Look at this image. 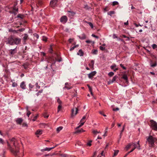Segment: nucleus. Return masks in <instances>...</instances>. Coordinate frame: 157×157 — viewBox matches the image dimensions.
<instances>
[{
	"instance_id": "nucleus-1",
	"label": "nucleus",
	"mask_w": 157,
	"mask_h": 157,
	"mask_svg": "<svg viewBox=\"0 0 157 157\" xmlns=\"http://www.w3.org/2000/svg\"><path fill=\"white\" fill-rule=\"evenodd\" d=\"M17 142L15 139L13 138L10 140V144L7 142V145L12 153L16 156L17 157L19 152V146H16Z\"/></svg>"
},
{
	"instance_id": "nucleus-2",
	"label": "nucleus",
	"mask_w": 157,
	"mask_h": 157,
	"mask_svg": "<svg viewBox=\"0 0 157 157\" xmlns=\"http://www.w3.org/2000/svg\"><path fill=\"white\" fill-rule=\"evenodd\" d=\"M56 56L49 58L47 61L48 63L50 64H48L47 66L44 67V69L46 70L48 72L50 71L51 69L52 68V66L53 64H54L56 61L60 62L62 61L61 58L59 55L58 54H56Z\"/></svg>"
},
{
	"instance_id": "nucleus-3",
	"label": "nucleus",
	"mask_w": 157,
	"mask_h": 157,
	"mask_svg": "<svg viewBox=\"0 0 157 157\" xmlns=\"http://www.w3.org/2000/svg\"><path fill=\"white\" fill-rule=\"evenodd\" d=\"M21 40L18 37H10L8 38V44L11 45H20L21 44Z\"/></svg>"
},
{
	"instance_id": "nucleus-4",
	"label": "nucleus",
	"mask_w": 157,
	"mask_h": 157,
	"mask_svg": "<svg viewBox=\"0 0 157 157\" xmlns=\"http://www.w3.org/2000/svg\"><path fill=\"white\" fill-rule=\"evenodd\" d=\"M146 138L147 141L150 145V146L152 147H154V143L157 140L156 138L153 137L151 136H150L148 137H146Z\"/></svg>"
},
{
	"instance_id": "nucleus-5",
	"label": "nucleus",
	"mask_w": 157,
	"mask_h": 157,
	"mask_svg": "<svg viewBox=\"0 0 157 157\" xmlns=\"http://www.w3.org/2000/svg\"><path fill=\"white\" fill-rule=\"evenodd\" d=\"M151 127L154 130L157 131V123L153 120L150 121Z\"/></svg>"
},
{
	"instance_id": "nucleus-6",
	"label": "nucleus",
	"mask_w": 157,
	"mask_h": 157,
	"mask_svg": "<svg viewBox=\"0 0 157 157\" xmlns=\"http://www.w3.org/2000/svg\"><path fill=\"white\" fill-rule=\"evenodd\" d=\"M9 51L10 56H13L17 52V47L14 49L9 50Z\"/></svg>"
},
{
	"instance_id": "nucleus-7",
	"label": "nucleus",
	"mask_w": 157,
	"mask_h": 157,
	"mask_svg": "<svg viewBox=\"0 0 157 157\" xmlns=\"http://www.w3.org/2000/svg\"><path fill=\"white\" fill-rule=\"evenodd\" d=\"M58 0H52L50 3V5L52 7H55L56 6Z\"/></svg>"
},
{
	"instance_id": "nucleus-8",
	"label": "nucleus",
	"mask_w": 157,
	"mask_h": 157,
	"mask_svg": "<svg viewBox=\"0 0 157 157\" xmlns=\"http://www.w3.org/2000/svg\"><path fill=\"white\" fill-rule=\"evenodd\" d=\"M78 108L76 107L74 109H73L71 110V116L72 117L74 114L75 115L77 114V111H78Z\"/></svg>"
},
{
	"instance_id": "nucleus-9",
	"label": "nucleus",
	"mask_w": 157,
	"mask_h": 157,
	"mask_svg": "<svg viewBox=\"0 0 157 157\" xmlns=\"http://www.w3.org/2000/svg\"><path fill=\"white\" fill-rule=\"evenodd\" d=\"M67 21V17L66 16L62 17L60 18V21L63 23H65Z\"/></svg>"
},
{
	"instance_id": "nucleus-10",
	"label": "nucleus",
	"mask_w": 157,
	"mask_h": 157,
	"mask_svg": "<svg viewBox=\"0 0 157 157\" xmlns=\"http://www.w3.org/2000/svg\"><path fill=\"white\" fill-rule=\"evenodd\" d=\"M71 84L70 83L66 82L65 84V88H67V89L69 90L71 88L72 86H71Z\"/></svg>"
},
{
	"instance_id": "nucleus-11",
	"label": "nucleus",
	"mask_w": 157,
	"mask_h": 157,
	"mask_svg": "<svg viewBox=\"0 0 157 157\" xmlns=\"http://www.w3.org/2000/svg\"><path fill=\"white\" fill-rule=\"evenodd\" d=\"M96 73V71H94L91 72V73L88 74V77L90 78H93V77L95 75Z\"/></svg>"
},
{
	"instance_id": "nucleus-12",
	"label": "nucleus",
	"mask_w": 157,
	"mask_h": 157,
	"mask_svg": "<svg viewBox=\"0 0 157 157\" xmlns=\"http://www.w3.org/2000/svg\"><path fill=\"white\" fill-rule=\"evenodd\" d=\"M28 35L26 34H24V36L23 38V40H24V44H26V41L27 40H28Z\"/></svg>"
},
{
	"instance_id": "nucleus-13",
	"label": "nucleus",
	"mask_w": 157,
	"mask_h": 157,
	"mask_svg": "<svg viewBox=\"0 0 157 157\" xmlns=\"http://www.w3.org/2000/svg\"><path fill=\"white\" fill-rule=\"evenodd\" d=\"M122 78L126 81V82H128V78L127 75L126 74H124L122 75Z\"/></svg>"
},
{
	"instance_id": "nucleus-14",
	"label": "nucleus",
	"mask_w": 157,
	"mask_h": 157,
	"mask_svg": "<svg viewBox=\"0 0 157 157\" xmlns=\"http://www.w3.org/2000/svg\"><path fill=\"white\" fill-rule=\"evenodd\" d=\"M75 13L73 11H68V16L71 18H72L75 15Z\"/></svg>"
},
{
	"instance_id": "nucleus-15",
	"label": "nucleus",
	"mask_w": 157,
	"mask_h": 157,
	"mask_svg": "<svg viewBox=\"0 0 157 157\" xmlns=\"http://www.w3.org/2000/svg\"><path fill=\"white\" fill-rule=\"evenodd\" d=\"M76 131L74 132V133L75 134L79 133L85 131H84L82 128L80 129V130H79L78 129H77L76 128Z\"/></svg>"
},
{
	"instance_id": "nucleus-16",
	"label": "nucleus",
	"mask_w": 157,
	"mask_h": 157,
	"mask_svg": "<svg viewBox=\"0 0 157 157\" xmlns=\"http://www.w3.org/2000/svg\"><path fill=\"white\" fill-rule=\"evenodd\" d=\"M20 86L22 89H26V85L24 82L23 81L21 83Z\"/></svg>"
},
{
	"instance_id": "nucleus-17",
	"label": "nucleus",
	"mask_w": 157,
	"mask_h": 157,
	"mask_svg": "<svg viewBox=\"0 0 157 157\" xmlns=\"http://www.w3.org/2000/svg\"><path fill=\"white\" fill-rule=\"evenodd\" d=\"M23 121V119L21 118H17L16 120L17 123L19 124H21Z\"/></svg>"
},
{
	"instance_id": "nucleus-18",
	"label": "nucleus",
	"mask_w": 157,
	"mask_h": 157,
	"mask_svg": "<svg viewBox=\"0 0 157 157\" xmlns=\"http://www.w3.org/2000/svg\"><path fill=\"white\" fill-rule=\"evenodd\" d=\"M118 77L117 75L115 76L114 77H113L111 81H109L108 82L109 84L113 83V82L114 81H115L116 80V79Z\"/></svg>"
},
{
	"instance_id": "nucleus-19",
	"label": "nucleus",
	"mask_w": 157,
	"mask_h": 157,
	"mask_svg": "<svg viewBox=\"0 0 157 157\" xmlns=\"http://www.w3.org/2000/svg\"><path fill=\"white\" fill-rule=\"evenodd\" d=\"M150 65L152 67H155L157 66L156 62L155 61L154 63H153V61H151L150 63Z\"/></svg>"
},
{
	"instance_id": "nucleus-20",
	"label": "nucleus",
	"mask_w": 157,
	"mask_h": 157,
	"mask_svg": "<svg viewBox=\"0 0 157 157\" xmlns=\"http://www.w3.org/2000/svg\"><path fill=\"white\" fill-rule=\"evenodd\" d=\"M94 61L93 60H92L91 61L90 63L89 64V65L90 67H91V68H92L93 69H94Z\"/></svg>"
},
{
	"instance_id": "nucleus-21",
	"label": "nucleus",
	"mask_w": 157,
	"mask_h": 157,
	"mask_svg": "<svg viewBox=\"0 0 157 157\" xmlns=\"http://www.w3.org/2000/svg\"><path fill=\"white\" fill-rule=\"evenodd\" d=\"M78 36L81 40H84L86 38V36L84 34H82L80 36Z\"/></svg>"
},
{
	"instance_id": "nucleus-22",
	"label": "nucleus",
	"mask_w": 157,
	"mask_h": 157,
	"mask_svg": "<svg viewBox=\"0 0 157 157\" xmlns=\"http://www.w3.org/2000/svg\"><path fill=\"white\" fill-rule=\"evenodd\" d=\"M53 149V148L46 147L45 149H42L40 150L41 151L43 152L45 151H49Z\"/></svg>"
},
{
	"instance_id": "nucleus-23",
	"label": "nucleus",
	"mask_w": 157,
	"mask_h": 157,
	"mask_svg": "<svg viewBox=\"0 0 157 157\" xmlns=\"http://www.w3.org/2000/svg\"><path fill=\"white\" fill-rule=\"evenodd\" d=\"M133 143H130L126 146L125 149L127 151L133 145Z\"/></svg>"
},
{
	"instance_id": "nucleus-24",
	"label": "nucleus",
	"mask_w": 157,
	"mask_h": 157,
	"mask_svg": "<svg viewBox=\"0 0 157 157\" xmlns=\"http://www.w3.org/2000/svg\"><path fill=\"white\" fill-rule=\"evenodd\" d=\"M132 146L133 147V148H132L131 150V151H129V153H130L131 152H132L136 148V144H135V143H133V145Z\"/></svg>"
},
{
	"instance_id": "nucleus-25",
	"label": "nucleus",
	"mask_w": 157,
	"mask_h": 157,
	"mask_svg": "<svg viewBox=\"0 0 157 157\" xmlns=\"http://www.w3.org/2000/svg\"><path fill=\"white\" fill-rule=\"evenodd\" d=\"M77 54L80 55V56H82L83 55V53L82 50L81 49H80L79 50L78 52L77 53Z\"/></svg>"
},
{
	"instance_id": "nucleus-26",
	"label": "nucleus",
	"mask_w": 157,
	"mask_h": 157,
	"mask_svg": "<svg viewBox=\"0 0 157 157\" xmlns=\"http://www.w3.org/2000/svg\"><path fill=\"white\" fill-rule=\"evenodd\" d=\"M42 133V131L41 130H37L35 134L36 135H41Z\"/></svg>"
},
{
	"instance_id": "nucleus-27",
	"label": "nucleus",
	"mask_w": 157,
	"mask_h": 157,
	"mask_svg": "<svg viewBox=\"0 0 157 157\" xmlns=\"http://www.w3.org/2000/svg\"><path fill=\"white\" fill-rule=\"evenodd\" d=\"M87 113H86V114L82 117V118L80 121V122H82L83 121H85H85H86L85 120L86 119V117H87Z\"/></svg>"
},
{
	"instance_id": "nucleus-28",
	"label": "nucleus",
	"mask_w": 157,
	"mask_h": 157,
	"mask_svg": "<svg viewBox=\"0 0 157 157\" xmlns=\"http://www.w3.org/2000/svg\"><path fill=\"white\" fill-rule=\"evenodd\" d=\"M115 12L114 11H109L108 13V14L110 16H112V15L115 14Z\"/></svg>"
},
{
	"instance_id": "nucleus-29",
	"label": "nucleus",
	"mask_w": 157,
	"mask_h": 157,
	"mask_svg": "<svg viewBox=\"0 0 157 157\" xmlns=\"http://www.w3.org/2000/svg\"><path fill=\"white\" fill-rule=\"evenodd\" d=\"M98 51L97 50H94L92 51L93 54L94 55H97L98 53Z\"/></svg>"
},
{
	"instance_id": "nucleus-30",
	"label": "nucleus",
	"mask_w": 157,
	"mask_h": 157,
	"mask_svg": "<svg viewBox=\"0 0 157 157\" xmlns=\"http://www.w3.org/2000/svg\"><path fill=\"white\" fill-rule=\"evenodd\" d=\"M59 155L63 157H68V155L65 154H60Z\"/></svg>"
},
{
	"instance_id": "nucleus-31",
	"label": "nucleus",
	"mask_w": 157,
	"mask_h": 157,
	"mask_svg": "<svg viewBox=\"0 0 157 157\" xmlns=\"http://www.w3.org/2000/svg\"><path fill=\"white\" fill-rule=\"evenodd\" d=\"M116 66H117L116 64H113L111 66L110 68L112 69L113 70L116 67Z\"/></svg>"
},
{
	"instance_id": "nucleus-32",
	"label": "nucleus",
	"mask_w": 157,
	"mask_h": 157,
	"mask_svg": "<svg viewBox=\"0 0 157 157\" xmlns=\"http://www.w3.org/2000/svg\"><path fill=\"white\" fill-rule=\"evenodd\" d=\"M80 124V125H79V126H78L77 128V129H78L80 127H81L83 125L85 122V121H83Z\"/></svg>"
},
{
	"instance_id": "nucleus-33",
	"label": "nucleus",
	"mask_w": 157,
	"mask_h": 157,
	"mask_svg": "<svg viewBox=\"0 0 157 157\" xmlns=\"http://www.w3.org/2000/svg\"><path fill=\"white\" fill-rule=\"evenodd\" d=\"M62 127H59L57 128L56 130L57 132H59L62 129Z\"/></svg>"
},
{
	"instance_id": "nucleus-34",
	"label": "nucleus",
	"mask_w": 157,
	"mask_h": 157,
	"mask_svg": "<svg viewBox=\"0 0 157 157\" xmlns=\"http://www.w3.org/2000/svg\"><path fill=\"white\" fill-rule=\"evenodd\" d=\"M118 152H119V151L118 150H115L114 151V155L113 156V157H114V156H116V155H117L118 153Z\"/></svg>"
},
{
	"instance_id": "nucleus-35",
	"label": "nucleus",
	"mask_w": 157,
	"mask_h": 157,
	"mask_svg": "<svg viewBox=\"0 0 157 157\" xmlns=\"http://www.w3.org/2000/svg\"><path fill=\"white\" fill-rule=\"evenodd\" d=\"M108 75L110 77H112L114 75V73L113 72H111L108 73Z\"/></svg>"
},
{
	"instance_id": "nucleus-36",
	"label": "nucleus",
	"mask_w": 157,
	"mask_h": 157,
	"mask_svg": "<svg viewBox=\"0 0 157 157\" xmlns=\"http://www.w3.org/2000/svg\"><path fill=\"white\" fill-rule=\"evenodd\" d=\"M12 11H16L17 12L18 11V9L15 6H14Z\"/></svg>"
},
{
	"instance_id": "nucleus-37",
	"label": "nucleus",
	"mask_w": 157,
	"mask_h": 157,
	"mask_svg": "<svg viewBox=\"0 0 157 157\" xmlns=\"http://www.w3.org/2000/svg\"><path fill=\"white\" fill-rule=\"evenodd\" d=\"M57 102L59 104V105H61L62 102L60 100L59 98H58L57 100Z\"/></svg>"
},
{
	"instance_id": "nucleus-38",
	"label": "nucleus",
	"mask_w": 157,
	"mask_h": 157,
	"mask_svg": "<svg viewBox=\"0 0 157 157\" xmlns=\"http://www.w3.org/2000/svg\"><path fill=\"white\" fill-rule=\"evenodd\" d=\"M118 2L117 1H114L113 2L112 5L113 6H115L116 5L118 4Z\"/></svg>"
},
{
	"instance_id": "nucleus-39",
	"label": "nucleus",
	"mask_w": 157,
	"mask_h": 157,
	"mask_svg": "<svg viewBox=\"0 0 157 157\" xmlns=\"http://www.w3.org/2000/svg\"><path fill=\"white\" fill-rule=\"evenodd\" d=\"M62 108L61 105H59L58 107L57 112L58 113Z\"/></svg>"
},
{
	"instance_id": "nucleus-40",
	"label": "nucleus",
	"mask_w": 157,
	"mask_h": 157,
	"mask_svg": "<svg viewBox=\"0 0 157 157\" xmlns=\"http://www.w3.org/2000/svg\"><path fill=\"white\" fill-rule=\"evenodd\" d=\"M23 16L22 15H21V14H18L17 15V17L18 18H20L21 19H22L23 18Z\"/></svg>"
},
{
	"instance_id": "nucleus-41",
	"label": "nucleus",
	"mask_w": 157,
	"mask_h": 157,
	"mask_svg": "<svg viewBox=\"0 0 157 157\" xmlns=\"http://www.w3.org/2000/svg\"><path fill=\"white\" fill-rule=\"evenodd\" d=\"M29 86L30 88L29 90H30V91H31V89H32V88H33L34 87V86L33 85H32L30 83L29 84Z\"/></svg>"
},
{
	"instance_id": "nucleus-42",
	"label": "nucleus",
	"mask_w": 157,
	"mask_h": 157,
	"mask_svg": "<svg viewBox=\"0 0 157 157\" xmlns=\"http://www.w3.org/2000/svg\"><path fill=\"white\" fill-rule=\"evenodd\" d=\"M152 47L153 49H155L157 48V45L156 44H154L152 45Z\"/></svg>"
},
{
	"instance_id": "nucleus-43",
	"label": "nucleus",
	"mask_w": 157,
	"mask_h": 157,
	"mask_svg": "<svg viewBox=\"0 0 157 157\" xmlns=\"http://www.w3.org/2000/svg\"><path fill=\"white\" fill-rule=\"evenodd\" d=\"M120 66L124 70H126V68L125 67H124L123 64H120Z\"/></svg>"
},
{
	"instance_id": "nucleus-44",
	"label": "nucleus",
	"mask_w": 157,
	"mask_h": 157,
	"mask_svg": "<svg viewBox=\"0 0 157 157\" xmlns=\"http://www.w3.org/2000/svg\"><path fill=\"white\" fill-rule=\"evenodd\" d=\"M88 23L92 28H93V25L91 22H88Z\"/></svg>"
},
{
	"instance_id": "nucleus-45",
	"label": "nucleus",
	"mask_w": 157,
	"mask_h": 157,
	"mask_svg": "<svg viewBox=\"0 0 157 157\" xmlns=\"http://www.w3.org/2000/svg\"><path fill=\"white\" fill-rule=\"evenodd\" d=\"M93 133L94 134H96L97 133H99L100 132H98V131H96V130H94L93 131Z\"/></svg>"
},
{
	"instance_id": "nucleus-46",
	"label": "nucleus",
	"mask_w": 157,
	"mask_h": 157,
	"mask_svg": "<svg viewBox=\"0 0 157 157\" xmlns=\"http://www.w3.org/2000/svg\"><path fill=\"white\" fill-rule=\"evenodd\" d=\"M47 38L45 36H43L42 38V40L43 41H46L47 40Z\"/></svg>"
},
{
	"instance_id": "nucleus-47",
	"label": "nucleus",
	"mask_w": 157,
	"mask_h": 157,
	"mask_svg": "<svg viewBox=\"0 0 157 157\" xmlns=\"http://www.w3.org/2000/svg\"><path fill=\"white\" fill-rule=\"evenodd\" d=\"M17 86V84L15 82H13L12 84V86L13 87H16Z\"/></svg>"
},
{
	"instance_id": "nucleus-48",
	"label": "nucleus",
	"mask_w": 157,
	"mask_h": 157,
	"mask_svg": "<svg viewBox=\"0 0 157 157\" xmlns=\"http://www.w3.org/2000/svg\"><path fill=\"white\" fill-rule=\"evenodd\" d=\"M43 91V90H41L39 91L36 94L37 96H38Z\"/></svg>"
},
{
	"instance_id": "nucleus-49",
	"label": "nucleus",
	"mask_w": 157,
	"mask_h": 157,
	"mask_svg": "<svg viewBox=\"0 0 157 157\" xmlns=\"http://www.w3.org/2000/svg\"><path fill=\"white\" fill-rule=\"evenodd\" d=\"M86 43H90L91 42H92L93 43V44H94V42H92L90 40H87L86 41Z\"/></svg>"
},
{
	"instance_id": "nucleus-50",
	"label": "nucleus",
	"mask_w": 157,
	"mask_h": 157,
	"mask_svg": "<svg viewBox=\"0 0 157 157\" xmlns=\"http://www.w3.org/2000/svg\"><path fill=\"white\" fill-rule=\"evenodd\" d=\"M99 48L101 50H104L105 49V48L103 47L102 46H100Z\"/></svg>"
},
{
	"instance_id": "nucleus-51",
	"label": "nucleus",
	"mask_w": 157,
	"mask_h": 157,
	"mask_svg": "<svg viewBox=\"0 0 157 157\" xmlns=\"http://www.w3.org/2000/svg\"><path fill=\"white\" fill-rule=\"evenodd\" d=\"M34 35V36L36 37L37 39H38L39 38V36L37 34L35 33Z\"/></svg>"
},
{
	"instance_id": "nucleus-52",
	"label": "nucleus",
	"mask_w": 157,
	"mask_h": 157,
	"mask_svg": "<svg viewBox=\"0 0 157 157\" xmlns=\"http://www.w3.org/2000/svg\"><path fill=\"white\" fill-rule=\"evenodd\" d=\"M0 143L2 144H3L4 143L3 140L2 138H0Z\"/></svg>"
},
{
	"instance_id": "nucleus-53",
	"label": "nucleus",
	"mask_w": 157,
	"mask_h": 157,
	"mask_svg": "<svg viewBox=\"0 0 157 157\" xmlns=\"http://www.w3.org/2000/svg\"><path fill=\"white\" fill-rule=\"evenodd\" d=\"M92 36L96 38H98V36H96L94 34H92Z\"/></svg>"
},
{
	"instance_id": "nucleus-54",
	"label": "nucleus",
	"mask_w": 157,
	"mask_h": 157,
	"mask_svg": "<svg viewBox=\"0 0 157 157\" xmlns=\"http://www.w3.org/2000/svg\"><path fill=\"white\" fill-rule=\"evenodd\" d=\"M30 114H31V112H30V111H28V112L27 113V115L28 117H29V115Z\"/></svg>"
},
{
	"instance_id": "nucleus-55",
	"label": "nucleus",
	"mask_w": 157,
	"mask_h": 157,
	"mask_svg": "<svg viewBox=\"0 0 157 157\" xmlns=\"http://www.w3.org/2000/svg\"><path fill=\"white\" fill-rule=\"evenodd\" d=\"M134 25L136 26V27H138L139 26H142L140 24L137 25L136 23H135L134 24Z\"/></svg>"
},
{
	"instance_id": "nucleus-56",
	"label": "nucleus",
	"mask_w": 157,
	"mask_h": 157,
	"mask_svg": "<svg viewBox=\"0 0 157 157\" xmlns=\"http://www.w3.org/2000/svg\"><path fill=\"white\" fill-rule=\"evenodd\" d=\"M37 116H35L33 118V121H36V118H37Z\"/></svg>"
},
{
	"instance_id": "nucleus-57",
	"label": "nucleus",
	"mask_w": 157,
	"mask_h": 157,
	"mask_svg": "<svg viewBox=\"0 0 157 157\" xmlns=\"http://www.w3.org/2000/svg\"><path fill=\"white\" fill-rule=\"evenodd\" d=\"M17 12L16 11H12V13L14 14L15 15L17 14Z\"/></svg>"
},
{
	"instance_id": "nucleus-58",
	"label": "nucleus",
	"mask_w": 157,
	"mask_h": 157,
	"mask_svg": "<svg viewBox=\"0 0 157 157\" xmlns=\"http://www.w3.org/2000/svg\"><path fill=\"white\" fill-rule=\"evenodd\" d=\"M75 48V46H73L70 49V51H72Z\"/></svg>"
},
{
	"instance_id": "nucleus-59",
	"label": "nucleus",
	"mask_w": 157,
	"mask_h": 157,
	"mask_svg": "<svg viewBox=\"0 0 157 157\" xmlns=\"http://www.w3.org/2000/svg\"><path fill=\"white\" fill-rule=\"evenodd\" d=\"M22 126L23 127H26L27 126V124L25 123H23L22 124Z\"/></svg>"
},
{
	"instance_id": "nucleus-60",
	"label": "nucleus",
	"mask_w": 157,
	"mask_h": 157,
	"mask_svg": "<svg viewBox=\"0 0 157 157\" xmlns=\"http://www.w3.org/2000/svg\"><path fill=\"white\" fill-rule=\"evenodd\" d=\"M49 52L51 53H52V52L53 51L52 49V47H51L49 50Z\"/></svg>"
},
{
	"instance_id": "nucleus-61",
	"label": "nucleus",
	"mask_w": 157,
	"mask_h": 157,
	"mask_svg": "<svg viewBox=\"0 0 157 157\" xmlns=\"http://www.w3.org/2000/svg\"><path fill=\"white\" fill-rule=\"evenodd\" d=\"M92 142V141H90V142H88L87 143V145L89 146H90L91 145V143Z\"/></svg>"
},
{
	"instance_id": "nucleus-62",
	"label": "nucleus",
	"mask_w": 157,
	"mask_h": 157,
	"mask_svg": "<svg viewBox=\"0 0 157 157\" xmlns=\"http://www.w3.org/2000/svg\"><path fill=\"white\" fill-rule=\"evenodd\" d=\"M113 110L114 111H118L119 110V108H117L116 109H113Z\"/></svg>"
},
{
	"instance_id": "nucleus-63",
	"label": "nucleus",
	"mask_w": 157,
	"mask_h": 157,
	"mask_svg": "<svg viewBox=\"0 0 157 157\" xmlns=\"http://www.w3.org/2000/svg\"><path fill=\"white\" fill-rule=\"evenodd\" d=\"M41 55L43 56H45V53L43 52H41Z\"/></svg>"
},
{
	"instance_id": "nucleus-64",
	"label": "nucleus",
	"mask_w": 157,
	"mask_h": 157,
	"mask_svg": "<svg viewBox=\"0 0 157 157\" xmlns=\"http://www.w3.org/2000/svg\"><path fill=\"white\" fill-rule=\"evenodd\" d=\"M104 10L105 11H107L108 10V7H106L104 8Z\"/></svg>"
}]
</instances>
